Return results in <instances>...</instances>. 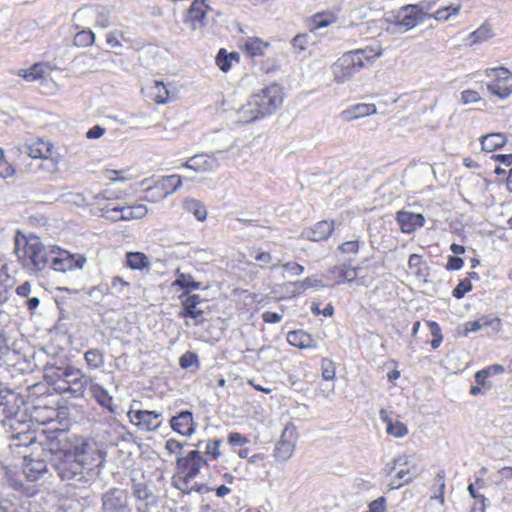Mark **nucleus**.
<instances>
[{
    "label": "nucleus",
    "mask_w": 512,
    "mask_h": 512,
    "mask_svg": "<svg viewBox=\"0 0 512 512\" xmlns=\"http://www.w3.org/2000/svg\"><path fill=\"white\" fill-rule=\"evenodd\" d=\"M284 92L280 85L270 84L257 93L237 110V121L249 124L273 114L283 103Z\"/></svg>",
    "instance_id": "nucleus-1"
},
{
    "label": "nucleus",
    "mask_w": 512,
    "mask_h": 512,
    "mask_svg": "<svg viewBox=\"0 0 512 512\" xmlns=\"http://www.w3.org/2000/svg\"><path fill=\"white\" fill-rule=\"evenodd\" d=\"M117 199L119 196L108 190L98 194L92 193L89 212L113 222L142 219L148 213L147 207L143 204L122 206L115 202Z\"/></svg>",
    "instance_id": "nucleus-2"
},
{
    "label": "nucleus",
    "mask_w": 512,
    "mask_h": 512,
    "mask_svg": "<svg viewBox=\"0 0 512 512\" xmlns=\"http://www.w3.org/2000/svg\"><path fill=\"white\" fill-rule=\"evenodd\" d=\"M58 432V441L72 450L85 467L86 471H92L105 463L106 451L102 443L92 437L70 434L68 431L55 428Z\"/></svg>",
    "instance_id": "nucleus-3"
},
{
    "label": "nucleus",
    "mask_w": 512,
    "mask_h": 512,
    "mask_svg": "<svg viewBox=\"0 0 512 512\" xmlns=\"http://www.w3.org/2000/svg\"><path fill=\"white\" fill-rule=\"evenodd\" d=\"M41 452L48 451L51 455H59L55 469L62 480H72L86 471L79 459L74 456L72 450L58 441V432L54 429L45 436V443L37 444Z\"/></svg>",
    "instance_id": "nucleus-4"
},
{
    "label": "nucleus",
    "mask_w": 512,
    "mask_h": 512,
    "mask_svg": "<svg viewBox=\"0 0 512 512\" xmlns=\"http://www.w3.org/2000/svg\"><path fill=\"white\" fill-rule=\"evenodd\" d=\"M46 435H49V432L45 429H42L37 435L35 432L28 431L23 435L25 442L19 444L30 449V453L23 456V473L28 481H38L48 473L46 458L51 454L48 451L41 452V449L36 448L37 444L45 443Z\"/></svg>",
    "instance_id": "nucleus-5"
},
{
    "label": "nucleus",
    "mask_w": 512,
    "mask_h": 512,
    "mask_svg": "<svg viewBox=\"0 0 512 512\" xmlns=\"http://www.w3.org/2000/svg\"><path fill=\"white\" fill-rule=\"evenodd\" d=\"M16 250L23 265L36 271L49 268L51 245L45 246L38 236L22 235L21 239L17 237Z\"/></svg>",
    "instance_id": "nucleus-6"
},
{
    "label": "nucleus",
    "mask_w": 512,
    "mask_h": 512,
    "mask_svg": "<svg viewBox=\"0 0 512 512\" xmlns=\"http://www.w3.org/2000/svg\"><path fill=\"white\" fill-rule=\"evenodd\" d=\"M380 56V52H375L372 48L356 49L344 53L332 65L334 80L338 83H344L355 73L359 72L367 63Z\"/></svg>",
    "instance_id": "nucleus-7"
},
{
    "label": "nucleus",
    "mask_w": 512,
    "mask_h": 512,
    "mask_svg": "<svg viewBox=\"0 0 512 512\" xmlns=\"http://www.w3.org/2000/svg\"><path fill=\"white\" fill-rule=\"evenodd\" d=\"M205 466H208V460L199 450H191L177 457L175 472L172 476L173 487L185 489L187 482H192L198 477Z\"/></svg>",
    "instance_id": "nucleus-8"
},
{
    "label": "nucleus",
    "mask_w": 512,
    "mask_h": 512,
    "mask_svg": "<svg viewBox=\"0 0 512 512\" xmlns=\"http://www.w3.org/2000/svg\"><path fill=\"white\" fill-rule=\"evenodd\" d=\"M142 199L150 203H157L173 194L182 186V177L177 174L152 177L143 182Z\"/></svg>",
    "instance_id": "nucleus-9"
},
{
    "label": "nucleus",
    "mask_w": 512,
    "mask_h": 512,
    "mask_svg": "<svg viewBox=\"0 0 512 512\" xmlns=\"http://www.w3.org/2000/svg\"><path fill=\"white\" fill-rule=\"evenodd\" d=\"M484 75L489 79L486 88L489 93L501 100L512 95V72L504 67H491L484 70Z\"/></svg>",
    "instance_id": "nucleus-10"
},
{
    "label": "nucleus",
    "mask_w": 512,
    "mask_h": 512,
    "mask_svg": "<svg viewBox=\"0 0 512 512\" xmlns=\"http://www.w3.org/2000/svg\"><path fill=\"white\" fill-rule=\"evenodd\" d=\"M86 262L87 259L83 254L71 253L58 245H51L49 269L66 273L81 270Z\"/></svg>",
    "instance_id": "nucleus-11"
},
{
    "label": "nucleus",
    "mask_w": 512,
    "mask_h": 512,
    "mask_svg": "<svg viewBox=\"0 0 512 512\" xmlns=\"http://www.w3.org/2000/svg\"><path fill=\"white\" fill-rule=\"evenodd\" d=\"M27 153L32 159H42L50 161L51 171L58 170L62 156L58 152V148L49 140L37 138L27 144Z\"/></svg>",
    "instance_id": "nucleus-12"
},
{
    "label": "nucleus",
    "mask_w": 512,
    "mask_h": 512,
    "mask_svg": "<svg viewBox=\"0 0 512 512\" xmlns=\"http://www.w3.org/2000/svg\"><path fill=\"white\" fill-rule=\"evenodd\" d=\"M297 440L298 432L296 427L293 424L286 425L273 450L275 460L278 462L289 460L295 452Z\"/></svg>",
    "instance_id": "nucleus-13"
},
{
    "label": "nucleus",
    "mask_w": 512,
    "mask_h": 512,
    "mask_svg": "<svg viewBox=\"0 0 512 512\" xmlns=\"http://www.w3.org/2000/svg\"><path fill=\"white\" fill-rule=\"evenodd\" d=\"M129 499L127 490L111 488L101 497V512H133Z\"/></svg>",
    "instance_id": "nucleus-14"
},
{
    "label": "nucleus",
    "mask_w": 512,
    "mask_h": 512,
    "mask_svg": "<svg viewBox=\"0 0 512 512\" xmlns=\"http://www.w3.org/2000/svg\"><path fill=\"white\" fill-rule=\"evenodd\" d=\"M210 11L208 0H193L183 13V23L192 31L201 29L206 26Z\"/></svg>",
    "instance_id": "nucleus-15"
},
{
    "label": "nucleus",
    "mask_w": 512,
    "mask_h": 512,
    "mask_svg": "<svg viewBox=\"0 0 512 512\" xmlns=\"http://www.w3.org/2000/svg\"><path fill=\"white\" fill-rule=\"evenodd\" d=\"M429 14L424 12L419 4H407L400 8L395 24L409 31L428 19Z\"/></svg>",
    "instance_id": "nucleus-16"
},
{
    "label": "nucleus",
    "mask_w": 512,
    "mask_h": 512,
    "mask_svg": "<svg viewBox=\"0 0 512 512\" xmlns=\"http://www.w3.org/2000/svg\"><path fill=\"white\" fill-rule=\"evenodd\" d=\"M128 418L134 426L145 432L155 431L162 424V414L157 411L130 410Z\"/></svg>",
    "instance_id": "nucleus-17"
},
{
    "label": "nucleus",
    "mask_w": 512,
    "mask_h": 512,
    "mask_svg": "<svg viewBox=\"0 0 512 512\" xmlns=\"http://www.w3.org/2000/svg\"><path fill=\"white\" fill-rule=\"evenodd\" d=\"M147 97L157 105H165L176 99V92L162 81L154 80L145 87Z\"/></svg>",
    "instance_id": "nucleus-18"
},
{
    "label": "nucleus",
    "mask_w": 512,
    "mask_h": 512,
    "mask_svg": "<svg viewBox=\"0 0 512 512\" xmlns=\"http://www.w3.org/2000/svg\"><path fill=\"white\" fill-rule=\"evenodd\" d=\"M68 367L46 366L44 379L57 393H66L68 389Z\"/></svg>",
    "instance_id": "nucleus-19"
},
{
    "label": "nucleus",
    "mask_w": 512,
    "mask_h": 512,
    "mask_svg": "<svg viewBox=\"0 0 512 512\" xmlns=\"http://www.w3.org/2000/svg\"><path fill=\"white\" fill-rule=\"evenodd\" d=\"M169 423L174 432L184 437L192 436L197 428L193 414L189 410L181 411L177 415L171 417Z\"/></svg>",
    "instance_id": "nucleus-20"
},
{
    "label": "nucleus",
    "mask_w": 512,
    "mask_h": 512,
    "mask_svg": "<svg viewBox=\"0 0 512 512\" xmlns=\"http://www.w3.org/2000/svg\"><path fill=\"white\" fill-rule=\"evenodd\" d=\"M179 299L182 306L181 311L179 312L181 317L196 319L202 316L203 309L201 308V305L204 303V300L198 294L183 292L179 296Z\"/></svg>",
    "instance_id": "nucleus-21"
},
{
    "label": "nucleus",
    "mask_w": 512,
    "mask_h": 512,
    "mask_svg": "<svg viewBox=\"0 0 512 512\" xmlns=\"http://www.w3.org/2000/svg\"><path fill=\"white\" fill-rule=\"evenodd\" d=\"M396 221L402 233L412 234L425 225V217L421 213L400 210L396 213Z\"/></svg>",
    "instance_id": "nucleus-22"
},
{
    "label": "nucleus",
    "mask_w": 512,
    "mask_h": 512,
    "mask_svg": "<svg viewBox=\"0 0 512 512\" xmlns=\"http://www.w3.org/2000/svg\"><path fill=\"white\" fill-rule=\"evenodd\" d=\"M132 494L137 500V512H152L151 508L156 506V496L148 489L144 483H138L133 486Z\"/></svg>",
    "instance_id": "nucleus-23"
},
{
    "label": "nucleus",
    "mask_w": 512,
    "mask_h": 512,
    "mask_svg": "<svg viewBox=\"0 0 512 512\" xmlns=\"http://www.w3.org/2000/svg\"><path fill=\"white\" fill-rule=\"evenodd\" d=\"M271 44L259 37H247L240 46L241 51L249 58L264 57Z\"/></svg>",
    "instance_id": "nucleus-24"
},
{
    "label": "nucleus",
    "mask_w": 512,
    "mask_h": 512,
    "mask_svg": "<svg viewBox=\"0 0 512 512\" xmlns=\"http://www.w3.org/2000/svg\"><path fill=\"white\" fill-rule=\"evenodd\" d=\"M68 389L66 393H70L74 397H82L87 387V380L84 374L74 367L68 366Z\"/></svg>",
    "instance_id": "nucleus-25"
},
{
    "label": "nucleus",
    "mask_w": 512,
    "mask_h": 512,
    "mask_svg": "<svg viewBox=\"0 0 512 512\" xmlns=\"http://www.w3.org/2000/svg\"><path fill=\"white\" fill-rule=\"evenodd\" d=\"M377 112V107L373 103H357L343 110L340 117L347 122L374 115Z\"/></svg>",
    "instance_id": "nucleus-26"
},
{
    "label": "nucleus",
    "mask_w": 512,
    "mask_h": 512,
    "mask_svg": "<svg viewBox=\"0 0 512 512\" xmlns=\"http://www.w3.org/2000/svg\"><path fill=\"white\" fill-rule=\"evenodd\" d=\"M380 419L386 424V433L394 438H402L408 434V427L398 419H393L386 409L379 412Z\"/></svg>",
    "instance_id": "nucleus-27"
},
{
    "label": "nucleus",
    "mask_w": 512,
    "mask_h": 512,
    "mask_svg": "<svg viewBox=\"0 0 512 512\" xmlns=\"http://www.w3.org/2000/svg\"><path fill=\"white\" fill-rule=\"evenodd\" d=\"M357 276V268L346 264L334 266L329 270L331 284L339 285L345 282H352Z\"/></svg>",
    "instance_id": "nucleus-28"
},
{
    "label": "nucleus",
    "mask_w": 512,
    "mask_h": 512,
    "mask_svg": "<svg viewBox=\"0 0 512 512\" xmlns=\"http://www.w3.org/2000/svg\"><path fill=\"white\" fill-rule=\"evenodd\" d=\"M125 268H129L131 270H148L150 268L151 262L149 257L143 252H127L125 254V260L123 263Z\"/></svg>",
    "instance_id": "nucleus-29"
},
{
    "label": "nucleus",
    "mask_w": 512,
    "mask_h": 512,
    "mask_svg": "<svg viewBox=\"0 0 512 512\" xmlns=\"http://www.w3.org/2000/svg\"><path fill=\"white\" fill-rule=\"evenodd\" d=\"M48 70H51L49 63L37 62L28 69H20L17 75L27 82H34L42 79Z\"/></svg>",
    "instance_id": "nucleus-30"
},
{
    "label": "nucleus",
    "mask_w": 512,
    "mask_h": 512,
    "mask_svg": "<svg viewBox=\"0 0 512 512\" xmlns=\"http://www.w3.org/2000/svg\"><path fill=\"white\" fill-rule=\"evenodd\" d=\"M287 341L290 345L300 349L314 348L316 346V341L313 337L301 329L290 331L287 334Z\"/></svg>",
    "instance_id": "nucleus-31"
},
{
    "label": "nucleus",
    "mask_w": 512,
    "mask_h": 512,
    "mask_svg": "<svg viewBox=\"0 0 512 512\" xmlns=\"http://www.w3.org/2000/svg\"><path fill=\"white\" fill-rule=\"evenodd\" d=\"M337 21V15L332 11L315 13L308 19V27L311 32L328 27Z\"/></svg>",
    "instance_id": "nucleus-32"
},
{
    "label": "nucleus",
    "mask_w": 512,
    "mask_h": 512,
    "mask_svg": "<svg viewBox=\"0 0 512 512\" xmlns=\"http://www.w3.org/2000/svg\"><path fill=\"white\" fill-rule=\"evenodd\" d=\"M91 397L103 408L110 412H114L113 398L108 391L98 383H91L89 386Z\"/></svg>",
    "instance_id": "nucleus-33"
},
{
    "label": "nucleus",
    "mask_w": 512,
    "mask_h": 512,
    "mask_svg": "<svg viewBox=\"0 0 512 512\" xmlns=\"http://www.w3.org/2000/svg\"><path fill=\"white\" fill-rule=\"evenodd\" d=\"M502 373H504V367L500 364H493L477 371L474 375L475 382L483 386L484 390H489L492 387L491 382L488 380L489 377Z\"/></svg>",
    "instance_id": "nucleus-34"
},
{
    "label": "nucleus",
    "mask_w": 512,
    "mask_h": 512,
    "mask_svg": "<svg viewBox=\"0 0 512 512\" xmlns=\"http://www.w3.org/2000/svg\"><path fill=\"white\" fill-rule=\"evenodd\" d=\"M213 164L214 160L212 158L205 154H199L189 158L185 163L182 164V167L202 173L212 170Z\"/></svg>",
    "instance_id": "nucleus-35"
},
{
    "label": "nucleus",
    "mask_w": 512,
    "mask_h": 512,
    "mask_svg": "<svg viewBox=\"0 0 512 512\" xmlns=\"http://www.w3.org/2000/svg\"><path fill=\"white\" fill-rule=\"evenodd\" d=\"M334 230V222L322 220L317 222L309 232V239L315 242L328 239Z\"/></svg>",
    "instance_id": "nucleus-36"
},
{
    "label": "nucleus",
    "mask_w": 512,
    "mask_h": 512,
    "mask_svg": "<svg viewBox=\"0 0 512 512\" xmlns=\"http://www.w3.org/2000/svg\"><path fill=\"white\" fill-rule=\"evenodd\" d=\"M507 142V137L503 133H490L480 138L481 148L485 152H494L502 148Z\"/></svg>",
    "instance_id": "nucleus-37"
},
{
    "label": "nucleus",
    "mask_w": 512,
    "mask_h": 512,
    "mask_svg": "<svg viewBox=\"0 0 512 512\" xmlns=\"http://www.w3.org/2000/svg\"><path fill=\"white\" fill-rule=\"evenodd\" d=\"M59 416L57 409L47 406H36L32 412V420L39 425H47L56 420Z\"/></svg>",
    "instance_id": "nucleus-38"
},
{
    "label": "nucleus",
    "mask_w": 512,
    "mask_h": 512,
    "mask_svg": "<svg viewBox=\"0 0 512 512\" xmlns=\"http://www.w3.org/2000/svg\"><path fill=\"white\" fill-rule=\"evenodd\" d=\"M409 270L416 278H425L429 275V268L422 255L411 254L407 262Z\"/></svg>",
    "instance_id": "nucleus-39"
},
{
    "label": "nucleus",
    "mask_w": 512,
    "mask_h": 512,
    "mask_svg": "<svg viewBox=\"0 0 512 512\" xmlns=\"http://www.w3.org/2000/svg\"><path fill=\"white\" fill-rule=\"evenodd\" d=\"M239 61L240 54L238 52L233 51L228 53L225 48L219 49L215 57L216 65L222 72H228L231 69L232 64L234 62L239 63Z\"/></svg>",
    "instance_id": "nucleus-40"
},
{
    "label": "nucleus",
    "mask_w": 512,
    "mask_h": 512,
    "mask_svg": "<svg viewBox=\"0 0 512 512\" xmlns=\"http://www.w3.org/2000/svg\"><path fill=\"white\" fill-rule=\"evenodd\" d=\"M172 286L184 289L185 292L190 293L192 290H198L201 288V283L195 281L194 277L188 273H177V277L172 283Z\"/></svg>",
    "instance_id": "nucleus-41"
},
{
    "label": "nucleus",
    "mask_w": 512,
    "mask_h": 512,
    "mask_svg": "<svg viewBox=\"0 0 512 512\" xmlns=\"http://www.w3.org/2000/svg\"><path fill=\"white\" fill-rule=\"evenodd\" d=\"M460 10L461 4H451L437 9L433 14H429L428 18H433L436 21H447L451 17L457 16Z\"/></svg>",
    "instance_id": "nucleus-42"
},
{
    "label": "nucleus",
    "mask_w": 512,
    "mask_h": 512,
    "mask_svg": "<svg viewBox=\"0 0 512 512\" xmlns=\"http://www.w3.org/2000/svg\"><path fill=\"white\" fill-rule=\"evenodd\" d=\"M184 208L192 213L199 221H204L207 217V210L205 206L196 199H186L183 203Z\"/></svg>",
    "instance_id": "nucleus-43"
},
{
    "label": "nucleus",
    "mask_w": 512,
    "mask_h": 512,
    "mask_svg": "<svg viewBox=\"0 0 512 512\" xmlns=\"http://www.w3.org/2000/svg\"><path fill=\"white\" fill-rule=\"evenodd\" d=\"M492 36L491 26L489 24H482L478 29L470 33L468 40L470 44H478L487 41Z\"/></svg>",
    "instance_id": "nucleus-44"
},
{
    "label": "nucleus",
    "mask_w": 512,
    "mask_h": 512,
    "mask_svg": "<svg viewBox=\"0 0 512 512\" xmlns=\"http://www.w3.org/2000/svg\"><path fill=\"white\" fill-rule=\"evenodd\" d=\"M84 359L87 366L92 369H98L104 365V354L99 349H90L85 352Z\"/></svg>",
    "instance_id": "nucleus-45"
},
{
    "label": "nucleus",
    "mask_w": 512,
    "mask_h": 512,
    "mask_svg": "<svg viewBox=\"0 0 512 512\" xmlns=\"http://www.w3.org/2000/svg\"><path fill=\"white\" fill-rule=\"evenodd\" d=\"M95 42V34L90 29H83L77 32L73 38V44L76 47H89Z\"/></svg>",
    "instance_id": "nucleus-46"
},
{
    "label": "nucleus",
    "mask_w": 512,
    "mask_h": 512,
    "mask_svg": "<svg viewBox=\"0 0 512 512\" xmlns=\"http://www.w3.org/2000/svg\"><path fill=\"white\" fill-rule=\"evenodd\" d=\"M12 286V279L8 274L7 261L0 256V297Z\"/></svg>",
    "instance_id": "nucleus-47"
},
{
    "label": "nucleus",
    "mask_w": 512,
    "mask_h": 512,
    "mask_svg": "<svg viewBox=\"0 0 512 512\" xmlns=\"http://www.w3.org/2000/svg\"><path fill=\"white\" fill-rule=\"evenodd\" d=\"M221 439H210L206 442L205 446V455L206 459L210 461H215L221 456Z\"/></svg>",
    "instance_id": "nucleus-48"
},
{
    "label": "nucleus",
    "mask_w": 512,
    "mask_h": 512,
    "mask_svg": "<svg viewBox=\"0 0 512 512\" xmlns=\"http://www.w3.org/2000/svg\"><path fill=\"white\" fill-rule=\"evenodd\" d=\"M15 174L16 169L14 165L6 159L4 150L0 148V177L7 179L15 176Z\"/></svg>",
    "instance_id": "nucleus-49"
},
{
    "label": "nucleus",
    "mask_w": 512,
    "mask_h": 512,
    "mask_svg": "<svg viewBox=\"0 0 512 512\" xmlns=\"http://www.w3.org/2000/svg\"><path fill=\"white\" fill-rule=\"evenodd\" d=\"M362 244L359 239L349 240L341 243L337 250L343 255H357Z\"/></svg>",
    "instance_id": "nucleus-50"
},
{
    "label": "nucleus",
    "mask_w": 512,
    "mask_h": 512,
    "mask_svg": "<svg viewBox=\"0 0 512 512\" xmlns=\"http://www.w3.org/2000/svg\"><path fill=\"white\" fill-rule=\"evenodd\" d=\"M311 311L315 316L332 317L334 314L333 305L328 302H313L311 304Z\"/></svg>",
    "instance_id": "nucleus-51"
},
{
    "label": "nucleus",
    "mask_w": 512,
    "mask_h": 512,
    "mask_svg": "<svg viewBox=\"0 0 512 512\" xmlns=\"http://www.w3.org/2000/svg\"><path fill=\"white\" fill-rule=\"evenodd\" d=\"M297 288L299 290L305 291L309 288H318V287H324L327 284H325L322 279L318 278L317 276H309L306 277L304 280L299 281L296 283Z\"/></svg>",
    "instance_id": "nucleus-52"
},
{
    "label": "nucleus",
    "mask_w": 512,
    "mask_h": 512,
    "mask_svg": "<svg viewBox=\"0 0 512 512\" xmlns=\"http://www.w3.org/2000/svg\"><path fill=\"white\" fill-rule=\"evenodd\" d=\"M428 327L432 336L430 344L433 349H437L443 341L441 328L439 327L437 322H428Z\"/></svg>",
    "instance_id": "nucleus-53"
},
{
    "label": "nucleus",
    "mask_w": 512,
    "mask_h": 512,
    "mask_svg": "<svg viewBox=\"0 0 512 512\" xmlns=\"http://www.w3.org/2000/svg\"><path fill=\"white\" fill-rule=\"evenodd\" d=\"M177 490H179L182 494H185V495H189L193 492L195 493H199V494H204V493H208L211 491V488L208 487L206 484L204 483H194V484H191V482H187V487L184 489V488H176Z\"/></svg>",
    "instance_id": "nucleus-54"
},
{
    "label": "nucleus",
    "mask_w": 512,
    "mask_h": 512,
    "mask_svg": "<svg viewBox=\"0 0 512 512\" xmlns=\"http://www.w3.org/2000/svg\"><path fill=\"white\" fill-rule=\"evenodd\" d=\"M472 290V283L469 278H464L459 281L456 287L453 289L452 295L461 299L465 296L466 293Z\"/></svg>",
    "instance_id": "nucleus-55"
},
{
    "label": "nucleus",
    "mask_w": 512,
    "mask_h": 512,
    "mask_svg": "<svg viewBox=\"0 0 512 512\" xmlns=\"http://www.w3.org/2000/svg\"><path fill=\"white\" fill-rule=\"evenodd\" d=\"M111 289L114 293H128L131 284L120 276H114L111 279Z\"/></svg>",
    "instance_id": "nucleus-56"
},
{
    "label": "nucleus",
    "mask_w": 512,
    "mask_h": 512,
    "mask_svg": "<svg viewBox=\"0 0 512 512\" xmlns=\"http://www.w3.org/2000/svg\"><path fill=\"white\" fill-rule=\"evenodd\" d=\"M92 192L85 190L82 193L71 194V202L77 206L89 209V202L91 201Z\"/></svg>",
    "instance_id": "nucleus-57"
},
{
    "label": "nucleus",
    "mask_w": 512,
    "mask_h": 512,
    "mask_svg": "<svg viewBox=\"0 0 512 512\" xmlns=\"http://www.w3.org/2000/svg\"><path fill=\"white\" fill-rule=\"evenodd\" d=\"M227 441L230 446H239L241 448H245L244 446L250 443V439L239 432H230Z\"/></svg>",
    "instance_id": "nucleus-58"
},
{
    "label": "nucleus",
    "mask_w": 512,
    "mask_h": 512,
    "mask_svg": "<svg viewBox=\"0 0 512 512\" xmlns=\"http://www.w3.org/2000/svg\"><path fill=\"white\" fill-rule=\"evenodd\" d=\"M322 377L325 380H333L336 374L335 364L329 359H323L321 362Z\"/></svg>",
    "instance_id": "nucleus-59"
},
{
    "label": "nucleus",
    "mask_w": 512,
    "mask_h": 512,
    "mask_svg": "<svg viewBox=\"0 0 512 512\" xmlns=\"http://www.w3.org/2000/svg\"><path fill=\"white\" fill-rule=\"evenodd\" d=\"M198 364L197 355L191 351L185 352L179 359V365L184 368H190L193 365Z\"/></svg>",
    "instance_id": "nucleus-60"
},
{
    "label": "nucleus",
    "mask_w": 512,
    "mask_h": 512,
    "mask_svg": "<svg viewBox=\"0 0 512 512\" xmlns=\"http://www.w3.org/2000/svg\"><path fill=\"white\" fill-rule=\"evenodd\" d=\"M481 100L479 92L473 89H466L461 92V102L463 104L477 103Z\"/></svg>",
    "instance_id": "nucleus-61"
},
{
    "label": "nucleus",
    "mask_w": 512,
    "mask_h": 512,
    "mask_svg": "<svg viewBox=\"0 0 512 512\" xmlns=\"http://www.w3.org/2000/svg\"><path fill=\"white\" fill-rule=\"evenodd\" d=\"M184 445L177 439L170 438L165 442V450L170 454L178 455L182 452Z\"/></svg>",
    "instance_id": "nucleus-62"
},
{
    "label": "nucleus",
    "mask_w": 512,
    "mask_h": 512,
    "mask_svg": "<svg viewBox=\"0 0 512 512\" xmlns=\"http://www.w3.org/2000/svg\"><path fill=\"white\" fill-rule=\"evenodd\" d=\"M408 474H409V469H400V470L396 471L395 472L396 480H394L390 484V486L392 488H399V487L403 486L405 483H407L408 481L411 480L410 477H406Z\"/></svg>",
    "instance_id": "nucleus-63"
},
{
    "label": "nucleus",
    "mask_w": 512,
    "mask_h": 512,
    "mask_svg": "<svg viewBox=\"0 0 512 512\" xmlns=\"http://www.w3.org/2000/svg\"><path fill=\"white\" fill-rule=\"evenodd\" d=\"M308 35L307 34H298L292 39V46L294 49L299 51H303L307 48L308 45Z\"/></svg>",
    "instance_id": "nucleus-64"
}]
</instances>
